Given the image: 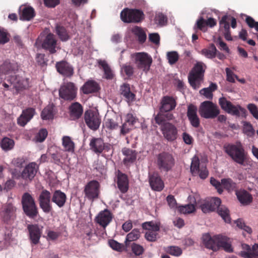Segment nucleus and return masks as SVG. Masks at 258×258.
<instances>
[{
  "label": "nucleus",
  "mask_w": 258,
  "mask_h": 258,
  "mask_svg": "<svg viewBox=\"0 0 258 258\" xmlns=\"http://www.w3.org/2000/svg\"><path fill=\"white\" fill-rule=\"evenodd\" d=\"M202 241L206 248L213 251H217L222 247L227 252L233 251L230 239L222 235L219 234L211 236L209 233H206L203 235Z\"/></svg>",
  "instance_id": "f257e3e1"
},
{
  "label": "nucleus",
  "mask_w": 258,
  "mask_h": 258,
  "mask_svg": "<svg viewBox=\"0 0 258 258\" xmlns=\"http://www.w3.org/2000/svg\"><path fill=\"white\" fill-rule=\"evenodd\" d=\"M224 148L225 153L235 162L244 166H252V161L248 156L247 153L240 143H236L235 144H228L225 145Z\"/></svg>",
  "instance_id": "f03ea898"
},
{
  "label": "nucleus",
  "mask_w": 258,
  "mask_h": 258,
  "mask_svg": "<svg viewBox=\"0 0 258 258\" xmlns=\"http://www.w3.org/2000/svg\"><path fill=\"white\" fill-rule=\"evenodd\" d=\"M206 66L202 62H198L194 67L188 76V82L194 89L201 86L203 82Z\"/></svg>",
  "instance_id": "7ed1b4c3"
},
{
  "label": "nucleus",
  "mask_w": 258,
  "mask_h": 258,
  "mask_svg": "<svg viewBox=\"0 0 258 258\" xmlns=\"http://www.w3.org/2000/svg\"><path fill=\"white\" fill-rule=\"evenodd\" d=\"M219 103L221 108L232 115L236 117L246 116V110L239 105H233L225 97L219 99Z\"/></svg>",
  "instance_id": "20e7f679"
},
{
  "label": "nucleus",
  "mask_w": 258,
  "mask_h": 258,
  "mask_svg": "<svg viewBox=\"0 0 258 258\" xmlns=\"http://www.w3.org/2000/svg\"><path fill=\"white\" fill-rule=\"evenodd\" d=\"M200 115L205 118H214L220 113L218 106L210 101H205L202 102L199 110Z\"/></svg>",
  "instance_id": "39448f33"
},
{
  "label": "nucleus",
  "mask_w": 258,
  "mask_h": 258,
  "mask_svg": "<svg viewBox=\"0 0 258 258\" xmlns=\"http://www.w3.org/2000/svg\"><path fill=\"white\" fill-rule=\"evenodd\" d=\"M23 209L30 218H34L38 214L36 205L33 197L28 192L24 193L22 198Z\"/></svg>",
  "instance_id": "423d86ee"
},
{
  "label": "nucleus",
  "mask_w": 258,
  "mask_h": 258,
  "mask_svg": "<svg viewBox=\"0 0 258 258\" xmlns=\"http://www.w3.org/2000/svg\"><path fill=\"white\" fill-rule=\"evenodd\" d=\"M156 163L160 170L167 172L172 169L175 162L174 159L171 154L162 152L157 155Z\"/></svg>",
  "instance_id": "0eeeda50"
},
{
  "label": "nucleus",
  "mask_w": 258,
  "mask_h": 258,
  "mask_svg": "<svg viewBox=\"0 0 258 258\" xmlns=\"http://www.w3.org/2000/svg\"><path fill=\"white\" fill-rule=\"evenodd\" d=\"M131 58L134 60L137 67L144 71L149 70L152 62L151 56L145 52H137L131 54Z\"/></svg>",
  "instance_id": "6e6552de"
},
{
  "label": "nucleus",
  "mask_w": 258,
  "mask_h": 258,
  "mask_svg": "<svg viewBox=\"0 0 258 258\" xmlns=\"http://www.w3.org/2000/svg\"><path fill=\"white\" fill-rule=\"evenodd\" d=\"M143 15L140 10L124 9L120 13V18L125 23L139 22L143 19Z\"/></svg>",
  "instance_id": "1a4fd4ad"
},
{
  "label": "nucleus",
  "mask_w": 258,
  "mask_h": 258,
  "mask_svg": "<svg viewBox=\"0 0 258 258\" xmlns=\"http://www.w3.org/2000/svg\"><path fill=\"white\" fill-rule=\"evenodd\" d=\"M77 88L72 82L63 83L59 90V95L60 98L65 100H73L77 95Z\"/></svg>",
  "instance_id": "9d476101"
},
{
  "label": "nucleus",
  "mask_w": 258,
  "mask_h": 258,
  "mask_svg": "<svg viewBox=\"0 0 258 258\" xmlns=\"http://www.w3.org/2000/svg\"><path fill=\"white\" fill-rule=\"evenodd\" d=\"M160 131L164 139L168 142L175 141L178 137V128L171 122L164 124Z\"/></svg>",
  "instance_id": "9b49d317"
},
{
  "label": "nucleus",
  "mask_w": 258,
  "mask_h": 258,
  "mask_svg": "<svg viewBox=\"0 0 258 258\" xmlns=\"http://www.w3.org/2000/svg\"><path fill=\"white\" fill-rule=\"evenodd\" d=\"M18 69L19 65L17 62L14 60H6L0 67V73L7 76L5 78L7 81V79L12 76H16L15 74Z\"/></svg>",
  "instance_id": "f8f14e48"
},
{
  "label": "nucleus",
  "mask_w": 258,
  "mask_h": 258,
  "mask_svg": "<svg viewBox=\"0 0 258 258\" xmlns=\"http://www.w3.org/2000/svg\"><path fill=\"white\" fill-rule=\"evenodd\" d=\"M85 121L87 126L93 130H96L99 127L101 121L99 114L95 111L89 110L85 112Z\"/></svg>",
  "instance_id": "ddd939ff"
},
{
  "label": "nucleus",
  "mask_w": 258,
  "mask_h": 258,
  "mask_svg": "<svg viewBox=\"0 0 258 258\" xmlns=\"http://www.w3.org/2000/svg\"><path fill=\"white\" fill-rule=\"evenodd\" d=\"M142 227L147 230L145 233L146 239L150 241H155L157 238V232L160 229L159 224L156 222L150 221L143 223Z\"/></svg>",
  "instance_id": "4468645a"
},
{
  "label": "nucleus",
  "mask_w": 258,
  "mask_h": 258,
  "mask_svg": "<svg viewBox=\"0 0 258 258\" xmlns=\"http://www.w3.org/2000/svg\"><path fill=\"white\" fill-rule=\"evenodd\" d=\"M38 165L35 162H31L26 165L21 173V177L26 182H31L38 171Z\"/></svg>",
  "instance_id": "2eb2a0df"
},
{
  "label": "nucleus",
  "mask_w": 258,
  "mask_h": 258,
  "mask_svg": "<svg viewBox=\"0 0 258 258\" xmlns=\"http://www.w3.org/2000/svg\"><path fill=\"white\" fill-rule=\"evenodd\" d=\"M7 82L11 83V86L17 92L27 89L29 87V79L19 76H12L7 79Z\"/></svg>",
  "instance_id": "dca6fc26"
},
{
  "label": "nucleus",
  "mask_w": 258,
  "mask_h": 258,
  "mask_svg": "<svg viewBox=\"0 0 258 258\" xmlns=\"http://www.w3.org/2000/svg\"><path fill=\"white\" fill-rule=\"evenodd\" d=\"M99 183L96 180H92L85 186L84 192L85 196L90 200H94L98 197Z\"/></svg>",
  "instance_id": "f3484780"
},
{
  "label": "nucleus",
  "mask_w": 258,
  "mask_h": 258,
  "mask_svg": "<svg viewBox=\"0 0 258 258\" xmlns=\"http://www.w3.org/2000/svg\"><path fill=\"white\" fill-rule=\"evenodd\" d=\"M50 199V192L46 189L43 190L39 195V203L40 207L45 213H49L52 210Z\"/></svg>",
  "instance_id": "a211bd4d"
},
{
  "label": "nucleus",
  "mask_w": 258,
  "mask_h": 258,
  "mask_svg": "<svg viewBox=\"0 0 258 258\" xmlns=\"http://www.w3.org/2000/svg\"><path fill=\"white\" fill-rule=\"evenodd\" d=\"M113 215L111 212L105 209L100 211L95 218V221L105 229L112 221Z\"/></svg>",
  "instance_id": "6ab92c4d"
},
{
  "label": "nucleus",
  "mask_w": 258,
  "mask_h": 258,
  "mask_svg": "<svg viewBox=\"0 0 258 258\" xmlns=\"http://www.w3.org/2000/svg\"><path fill=\"white\" fill-rule=\"evenodd\" d=\"M90 149L96 154H100L103 150L109 152L111 149L110 144H105L100 138L92 139L90 143Z\"/></svg>",
  "instance_id": "aec40b11"
},
{
  "label": "nucleus",
  "mask_w": 258,
  "mask_h": 258,
  "mask_svg": "<svg viewBox=\"0 0 258 258\" xmlns=\"http://www.w3.org/2000/svg\"><path fill=\"white\" fill-rule=\"evenodd\" d=\"M198 108L190 104L187 107V116L192 126L197 128L200 125V119L197 113Z\"/></svg>",
  "instance_id": "412c9836"
},
{
  "label": "nucleus",
  "mask_w": 258,
  "mask_h": 258,
  "mask_svg": "<svg viewBox=\"0 0 258 258\" xmlns=\"http://www.w3.org/2000/svg\"><path fill=\"white\" fill-rule=\"evenodd\" d=\"M242 250L239 255L244 258H258V244H254L252 247L245 243L241 244Z\"/></svg>",
  "instance_id": "4be33fe9"
},
{
  "label": "nucleus",
  "mask_w": 258,
  "mask_h": 258,
  "mask_svg": "<svg viewBox=\"0 0 258 258\" xmlns=\"http://www.w3.org/2000/svg\"><path fill=\"white\" fill-rule=\"evenodd\" d=\"M176 106L175 99L172 97L166 96L162 99L160 110L161 112H169L173 110Z\"/></svg>",
  "instance_id": "5701e85b"
},
{
  "label": "nucleus",
  "mask_w": 258,
  "mask_h": 258,
  "mask_svg": "<svg viewBox=\"0 0 258 258\" xmlns=\"http://www.w3.org/2000/svg\"><path fill=\"white\" fill-rule=\"evenodd\" d=\"M221 200L218 198H213L210 200L205 201L201 205L202 211L205 213L213 211L221 204Z\"/></svg>",
  "instance_id": "b1692460"
},
{
  "label": "nucleus",
  "mask_w": 258,
  "mask_h": 258,
  "mask_svg": "<svg viewBox=\"0 0 258 258\" xmlns=\"http://www.w3.org/2000/svg\"><path fill=\"white\" fill-rule=\"evenodd\" d=\"M28 229L31 242L33 244L39 243L41 235V231L37 225H29Z\"/></svg>",
  "instance_id": "393cba45"
},
{
  "label": "nucleus",
  "mask_w": 258,
  "mask_h": 258,
  "mask_svg": "<svg viewBox=\"0 0 258 258\" xmlns=\"http://www.w3.org/2000/svg\"><path fill=\"white\" fill-rule=\"evenodd\" d=\"M34 114L35 109L32 108L23 110L17 119L18 124L22 126H25L32 118Z\"/></svg>",
  "instance_id": "a878e982"
},
{
  "label": "nucleus",
  "mask_w": 258,
  "mask_h": 258,
  "mask_svg": "<svg viewBox=\"0 0 258 258\" xmlns=\"http://www.w3.org/2000/svg\"><path fill=\"white\" fill-rule=\"evenodd\" d=\"M56 68L57 72L64 76L71 77L74 73L73 67L65 61L57 62Z\"/></svg>",
  "instance_id": "bb28decb"
},
{
  "label": "nucleus",
  "mask_w": 258,
  "mask_h": 258,
  "mask_svg": "<svg viewBox=\"0 0 258 258\" xmlns=\"http://www.w3.org/2000/svg\"><path fill=\"white\" fill-rule=\"evenodd\" d=\"M149 183L154 190L161 191L164 187V183L157 173H153L150 175Z\"/></svg>",
  "instance_id": "cd10ccee"
},
{
  "label": "nucleus",
  "mask_w": 258,
  "mask_h": 258,
  "mask_svg": "<svg viewBox=\"0 0 258 258\" xmlns=\"http://www.w3.org/2000/svg\"><path fill=\"white\" fill-rule=\"evenodd\" d=\"M56 41L54 38V36L49 33L45 37L42 44V46L43 48L47 49L50 53H54L56 51Z\"/></svg>",
  "instance_id": "c85d7f7f"
},
{
  "label": "nucleus",
  "mask_w": 258,
  "mask_h": 258,
  "mask_svg": "<svg viewBox=\"0 0 258 258\" xmlns=\"http://www.w3.org/2000/svg\"><path fill=\"white\" fill-rule=\"evenodd\" d=\"M235 194L239 202L243 205H249L252 201V196L244 189L236 190Z\"/></svg>",
  "instance_id": "c756f323"
},
{
  "label": "nucleus",
  "mask_w": 258,
  "mask_h": 258,
  "mask_svg": "<svg viewBox=\"0 0 258 258\" xmlns=\"http://www.w3.org/2000/svg\"><path fill=\"white\" fill-rule=\"evenodd\" d=\"M117 184L118 188L122 193L127 191L128 188V180L126 174L121 173L120 171L117 172Z\"/></svg>",
  "instance_id": "7c9ffc66"
},
{
  "label": "nucleus",
  "mask_w": 258,
  "mask_h": 258,
  "mask_svg": "<svg viewBox=\"0 0 258 258\" xmlns=\"http://www.w3.org/2000/svg\"><path fill=\"white\" fill-rule=\"evenodd\" d=\"M52 202L55 204L59 208L63 207L67 201L66 195L60 190H55L51 198Z\"/></svg>",
  "instance_id": "2f4dec72"
},
{
  "label": "nucleus",
  "mask_w": 258,
  "mask_h": 258,
  "mask_svg": "<svg viewBox=\"0 0 258 258\" xmlns=\"http://www.w3.org/2000/svg\"><path fill=\"white\" fill-rule=\"evenodd\" d=\"M15 207L11 204H8L3 206L1 215L5 221L10 220L15 214Z\"/></svg>",
  "instance_id": "473e14b6"
},
{
  "label": "nucleus",
  "mask_w": 258,
  "mask_h": 258,
  "mask_svg": "<svg viewBox=\"0 0 258 258\" xmlns=\"http://www.w3.org/2000/svg\"><path fill=\"white\" fill-rule=\"evenodd\" d=\"M123 154L125 156L123 162L126 166H128L133 163L137 158V153L135 151L124 148L122 150Z\"/></svg>",
  "instance_id": "72a5a7b5"
},
{
  "label": "nucleus",
  "mask_w": 258,
  "mask_h": 258,
  "mask_svg": "<svg viewBox=\"0 0 258 258\" xmlns=\"http://www.w3.org/2000/svg\"><path fill=\"white\" fill-rule=\"evenodd\" d=\"M20 18L21 20L29 21L34 17V10L31 7H20Z\"/></svg>",
  "instance_id": "f704fd0d"
},
{
  "label": "nucleus",
  "mask_w": 258,
  "mask_h": 258,
  "mask_svg": "<svg viewBox=\"0 0 258 258\" xmlns=\"http://www.w3.org/2000/svg\"><path fill=\"white\" fill-rule=\"evenodd\" d=\"M99 88V85L95 81L89 80L82 86V90L84 94H88L97 92Z\"/></svg>",
  "instance_id": "c9c22d12"
},
{
  "label": "nucleus",
  "mask_w": 258,
  "mask_h": 258,
  "mask_svg": "<svg viewBox=\"0 0 258 258\" xmlns=\"http://www.w3.org/2000/svg\"><path fill=\"white\" fill-rule=\"evenodd\" d=\"M83 107L82 105L78 103H73L70 107V116L73 119L79 118L83 113Z\"/></svg>",
  "instance_id": "e433bc0d"
},
{
  "label": "nucleus",
  "mask_w": 258,
  "mask_h": 258,
  "mask_svg": "<svg viewBox=\"0 0 258 258\" xmlns=\"http://www.w3.org/2000/svg\"><path fill=\"white\" fill-rule=\"evenodd\" d=\"M217 89V85L215 83H211L207 88H205L200 91V93L206 98L211 99L213 98V92Z\"/></svg>",
  "instance_id": "4c0bfd02"
},
{
  "label": "nucleus",
  "mask_w": 258,
  "mask_h": 258,
  "mask_svg": "<svg viewBox=\"0 0 258 258\" xmlns=\"http://www.w3.org/2000/svg\"><path fill=\"white\" fill-rule=\"evenodd\" d=\"M51 157L53 162L57 165H60L64 161L67 157V155L64 151H59L51 154Z\"/></svg>",
  "instance_id": "58836bf2"
},
{
  "label": "nucleus",
  "mask_w": 258,
  "mask_h": 258,
  "mask_svg": "<svg viewBox=\"0 0 258 258\" xmlns=\"http://www.w3.org/2000/svg\"><path fill=\"white\" fill-rule=\"evenodd\" d=\"M1 147L5 151H9L12 150L15 146L14 141L8 137L4 138L1 142Z\"/></svg>",
  "instance_id": "ea45409f"
},
{
  "label": "nucleus",
  "mask_w": 258,
  "mask_h": 258,
  "mask_svg": "<svg viewBox=\"0 0 258 258\" xmlns=\"http://www.w3.org/2000/svg\"><path fill=\"white\" fill-rule=\"evenodd\" d=\"M62 146L65 151L73 153L74 151L75 144L69 136H64L62 139Z\"/></svg>",
  "instance_id": "a19ab883"
},
{
  "label": "nucleus",
  "mask_w": 258,
  "mask_h": 258,
  "mask_svg": "<svg viewBox=\"0 0 258 258\" xmlns=\"http://www.w3.org/2000/svg\"><path fill=\"white\" fill-rule=\"evenodd\" d=\"M217 49L213 44H210L208 48L203 49L201 53L208 58H213L215 57Z\"/></svg>",
  "instance_id": "79ce46f5"
},
{
  "label": "nucleus",
  "mask_w": 258,
  "mask_h": 258,
  "mask_svg": "<svg viewBox=\"0 0 258 258\" xmlns=\"http://www.w3.org/2000/svg\"><path fill=\"white\" fill-rule=\"evenodd\" d=\"M99 65L103 69L105 78L111 79L113 77V73L105 60H99L98 61Z\"/></svg>",
  "instance_id": "37998d69"
},
{
  "label": "nucleus",
  "mask_w": 258,
  "mask_h": 258,
  "mask_svg": "<svg viewBox=\"0 0 258 258\" xmlns=\"http://www.w3.org/2000/svg\"><path fill=\"white\" fill-rule=\"evenodd\" d=\"M132 32L138 37V40L140 43H144L146 40V34L144 31L141 28L135 26L132 28Z\"/></svg>",
  "instance_id": "c03bdc74"
},
{
  "label": "nucleus",
  "mask_w": 258,
  "mask_h": 258,
  "mask_svg": "<svg viewBox=\"0 0 258 258\" xmlns=\"http://www.w3.org/2000/svg\"><path fill=\"white\" fill-rule=\"evenodd\" d=\"M132 32L138 37V40L140 43H144L146 40V34L144 31L141 28L135 26L132 28Z\"/></svg>",
  "instance_id": "a18cd8bd"
},
{
  "label": "nucleus",
  "mask_w": 258,
  "mask_h": 258,
  "mask_svg": "<svg viewBox=\"0 0 258 258\" xmlns=\"http://www.w3.org/2000/svg\"><path fill=\"white\" fill-rule=\"evenodd\" d=\"M218 213L226 223H230L231 219L229 215V211L227 207L224 206H219L217 207Z\"/></svg>",
  "instance_id": "49530a36"
},
{
  "label": "nucleus",
  "mask_w": 258,
  "mask_h": 258,
  "mask_svg": "<svg viewBox=\"0 0 258 258\" xmlns=\"http://www.w3.org/2000/svg\"><path fill=\"white\" fill-rule=\"evenodd\" d=\"M133 67L128 63L123 64L120 68L121 74L125 77V79L131 77L134 74Z\"/></svg>",
  "instance_id": "de8ad7c7"
},
{
  "label": "nucleus",
  "mask_w": 258,
  "mask_h": 258,
  "mask_svg": "<svg viewBox=\"0 0 258 258\" xmlns=\"http://www.w3.org/2000/svg\"><path fill=\"white\" fill-rule=\"evenodd\" d=\"M53 108L52 105L47 106L42 111L41 116L43 120H49L53 117Z\"/></svg>",
  "instance_id": "09e8293b"
},
{
  "label": "nucleus",
  "mask_w": 258,
  "mask_h": 258,
  "mask_svg": "<svg viewBox=\"0 0 258 258\" xmlns=\"http://www.w3.org/2000/svg\"><path fill=\"white\" fill-rule=\"evenodd\" d=\"M201 166L199 158L197 156H195L192 159L190 165V171L193 175H198Z\"/></svg>",
  "instance_id": "8fccbe9b"
},
{
  "label": "nucleus",
  "mask_w": 258,
  "mask_h": 258,
  "mask_svg": "<svg viewBox=\"0 0 258 258\" xmlns=\"http://www.w3.org/2000/svg\"><path fill=\"white\" fill-rule=\"evenodd\" d=\"M230 20V16L224 15L220 21V29L222 32L228 31L230 29L229 22Z\"/></svg>",
  "instance_id": "3c124183"
},
{
  "label": "nucleus",
  "mask_w": 258,
  "mask_h": 258,
  "mask_svg": "<svg viewBox=\"0 0 258 258\" xmlns=\"http://www.w3.org/2000/svg\"><path fill=\"white\" fill-rule=\"evenodd\" d=\"M55 29L57 34L62 41H66L70 38V36L64 27L57 25Z\"/></svg>",
  "instance_id": "603ef678"
},
{
  "label": "nucleus",
  "mask_w": 258,
  "mask_h": 258,
  "mask_svg": "<svg viewBox=\"0 0 258 258\" xmlns=\"http://www.w3.org/2000/svg\"><path fill=\"white\" fill-rule=\"evenodd\" d=\"M236 183L230 178L222 179V188L224 187L229 192L234 190L236 188Z\"/></svg>",
  "instance_id": "864d4df0"
},
{
  "label": "nucleus",
  "mask_w": 258,
  "mask_h": 258,
  "mask_svg": "<svg viewBox=\"0 0 258 258\" xmlns=\"http://www.w3.org/2000/svg\"><path fill=\"white\" fill-rule=\"evenodd\" d=\"M154 22L157 25L159 26H163L166 24L167 18V17L163 13L157 12L155 15Z\"/></svg>",
  "instance_id": "5fc2aeb1"
},
{
  "label": "nucleus",
  "mask_w": 258,
  "mask_h": 258,
  "mask_svg": "<svg viewBox=\"0 0 258 258\" xmlns=\"http://www.w3.org/2000/svg\"><path fill=\"white\" fill-rule=\"evenodd\" d=\"M196 210L194 204H189L185 206H181L178 207V211L180 213L184 214H190L194 212Z\"/></svg>",
  "instance_id": "6e6d98bb"
},
{
  "label": "nucleus",
  "mask_w": 258,
  "mask_h": 258,
  "mask_svg": "<svg viewBox=\"0 0 258 258\" xmlns=\"http://www.w3.org/2000/svg\"><path fill=\"white\" fill-rule=\"evenodd\" d=\"M140 236V231L137 229L133 230L130 233L127 234L125 238V243L137 240Z\"/></svg>",
  "instance_id": "4d7b16f0"
},
{
  "label": "nucleus",
  "mask_w": 258,
  "mask_h": 258,
  "mask_svg": "<svg viewBox=\"0 0 258 258\" xmlns=\"http://www.w3.org/2000/svg\"><path fill=\"white\" fill-rule=\"evenodd\" d=\"M167 58L170 64H175L179 59V55L177 51H172L167 53Z\"/></svg>",
  "instance_id": "13d9d810"
},
{
  "label": "nucleus",
  "mask_w": 258,
  "mask_h": 258,
  "mask_svg": "<svg viewBox=\"0 0 258 258\" xmlns=\"http://www.w3.org/2000/svg\"><path fill=\"white\" fill-rule=\"evenodd\" d=\"M243 132L248 137H252L254 134V130L252 125L246 121L243 123Z\"/></svg>",
  "instance_id": "bf43d9fd"
},
{
  "label": "nucleus",
  "mask_w": 258,
  "mask_h": 258,
  "mask_svg": "<svg viewBox=\"0 0 258 258\" xmlns=\"http://www.w3.org/2000/svg\"><path fill=\"white\" fill-rule=\"evenodd\" d=\"M109 246L114 250L117 251H122L124 249V245L118 242L117 241L111 239L108 241Z\"/></svg>",
  "instance_id": "052dcab7"
},
{
  "label": "nucleus",
  "mask_w": 258,
  "mask_h": 258,
  "mask_svg": "<svg viewBox=\"0 0 258 258\" xmlns=\"http://www.w3.org/2000/svg\"><path fill=\"white\" fill-rule=\"evenodd\" d=\"M166 250L167 252L176 256H180L182 252V251L180 247L175 246H169L166 248Z\"/></svg>",
  "instance_id": "680f3d73"
},
{
  "label": "nucleus",
  "mask_w": 258,
  "mask_h": 258,
  "mask_svg": "<svg viewBox=\"0 0 258 258\" xmlns=\"http://www.w3.org/2000/svg\"><path fill=\"white\" fill-rule=\"evenodd\" d=\"M132 251L136 255H140L142 254L144 251V249L142 246L137 244L133 243L131 246Z\"/></svg>",
  "instance_id": "e2e57ef3"
},
{
  "label": "nucleus",
  "mask_w": 258,
  "mask_h": 258,
  "mask_svg": "<svg viewBox=\"0 0 258 258\" xmlns=\"http://www.w3.org/2000/svg\"><path fill=\"white\" fill-rule=\"evenodd\" d=\"M138 119L132 113H127L125 116V122L134 128Z\"/></svg>",
  "instance_id": "0e129e2a"
},
{
  "label": "nucleus",
  "mask_w": 258,
  "mask_h": 258,
  "mask_svg": "<svg viewBox=\"0 0 258 258\" xmlns=\"http://www.w3.org/2000/svg\"><path fill=\"white\" fill-rule=\"evenodd\" d=\"M236 225L239 228L243 229L244 231L246 232L248 234H250L252 232V229L250 227L245 225L243 220L241 219H238L235 221Z\"/></svg>",
  "instance_id": "69168bd1"
},
{
  "label": "nucleus",
  "mask_w": 258,
  "mask_h": 258,
  "mask_svg": "<svg viewBox=\"0 0 258 258\" xmlns=\"http://www.w3.org/2000/svg\"><path fill=\"white\" fill-rule=\"evenodd\" d=\"M47 136V131L46 129H41L35 137V140L38 142H42Z\"/></svg>",
  "instance_id": "338daca9"
},
{
  "label": "nucleus",
  "mask_w": 258,
  "mask_h": 258,
  "mask_svg": "<svg viewBox=\"0 0 258 258\" xmlns=\"http://www.w3.org/2000/svg\"><path fill=\"white\" fill-rule=\"evenodd\" d=\"M247 108L250 112V113L252 115L253 117L255 118L256 119H258L257 107L254 104L250 103L247 105Z\"/></svg>",
  "instance_id": "774afa93"
}]
</instances>
